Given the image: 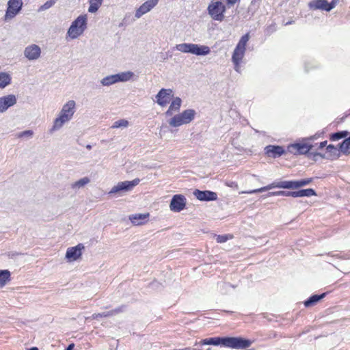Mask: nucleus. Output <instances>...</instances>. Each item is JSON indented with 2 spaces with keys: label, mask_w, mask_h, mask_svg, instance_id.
Returning <instances> with one entry per match:
<instances>
[{
  "label": "nucleus",
  "mask_w": 350,
  "mask_h": 350,
  "mask_svg": "<svg viewBox=\"0 0 350 350\" xmlns=\"http://www.w3.org/2000/svg\"><path fill=\"white\" fill-rule=\"evenodd\" d=\"M75 105L76 103L72 100H68L66 104L63 105L59 116L55 119L53 122V125L50 130L51 133L59 130L65 123L68 122L72 119L75 112Z\"/></svg>",
  "instance_id": "obj_1"
},
{
  "label": "nucleus",
  "mask_w": 350,
  "mask_h": 350,
  "mask_svg": "<svg viewBox=\"0 0 350 350\" xmlns=\"http://www.w3.org/2000/svg\"><path fill=\"white\" fill-rule=\"evenodd\" d=\"M249 39V33H247L246 34L243 35L240 38L232 53V62L234 64V68L235 71H237L239 73L241 72L240 64L244 57L246 49L245 47Z\"/></svg>",
  "instance_id": "obj_2"
},
{
  "label": "nucleus",
  "mask_w": 350,
  "mask_h": 350,
  "mask_svg": "<svg viewBox=\"0 0 350 350\" xmlns=\"http://www.w3.org/2000/svg\"><path fill=\"white\" fill-rule=\"evenodd\" d=\"M273 188H282L288 189H296L300 188L299 181L298 180H284V181H274L272 183L262 187L259 189L242 191L241 193L252 194L269 191Z\"/></svg>",
  "instance_id": "obj_3"
},
{
  "label": "nucleus",
  "mask_w": 350,
  "mask_h": 350,
  "mask_svg": "<svg viewBox=\"0 0 350 350\" xmlns=\"http://www.w3.org/2000/svg\"><path fill=\"white\" fill-rule=\"evenodd\" d=\"M175 49L185 53H191L197 56H205L211 53V49L206 45L193 43H182L176 44Z\"/></svg>",
  "instance_id": "obj_4"
},
{
  "label": "nucleus",
  "mask_w": 350,
  "mask_h": 350,
  "mask_svg": "<svg viewBox=\"0 0 350 350\" xmlns=\"http://www.w3.org/2000/svg\"><path fill=\"white\" fill-rule=\"evenodd\" d=\"M196 115V112L194 109H188L174 115L172 118L167 120V122L172 127H179L192 122Z\"/></svg>",
  "instance_id": "obj_5"
},
{
  "label": "nucleus",
  "mask_w": 350,
  "mask_h": 350,
  "mask_svg": "<svg viewBox=\"0 0 350 350\" xmlns=\"http://www.w3.org/2000/svg\"><path fill=\"white\" fill-rule=\"evenodd\" d=\"M87 15L79 16L70 25L67 35L72 39H76L82 35L87 28Z\"/></svg>",
  "instance_id": "obj_6"
},
{
  "label": "nucleus",
  "mask_w": 350,
  "mask_h": 350,
  "mask_svg": "<svg viewBox=\"0 0 350 350\" xmlns=\"http://www.w3.org/2000/svg\"><path fill=\"white\" fill-rule=\"evenodd\" d=\"M319 137L318 134L303 139L302 142L292 144L288 146L287 150L293 154H306L313 148V145L308 143V141L314 140Z\"/></svg>",
  "instance_id": "obj_7"
},
{
  "label": "nucleus",
  "mask_w": 350,
  "mask_h": 350,
  "mask_svg": "<svg viewBox=\"0 0 350 350\" xmlns=\"http://www.w3.org/2000/svg\"><path fill=\"white\" fill-rule=\"evenodd\" d=\"M133 75L134 74L131 71L122 72L115 75H108L100 81V83L104 86H109L118 82L129 81Z\"/></svg>",
  "instance_id": "obj_8"
},
{
  "label": "nucleus",
  "mask_w": 350,
  "mask_h": 350,
  "mask_svg": "<svg viewBox=\"0 0 350 350\" xmlns=\"http://www.w3.org/2000/svg\"><path fill=\"white\" fill-rule=\"evenodd\" d=\"M208 14L213 20L222 21L224 18L226 6L221 1H211L207 8Z\"/></svg>",
  "instance_id": "obj_9"
},
{
  "label": "nucleus",
  "mask_w": 350,
  "mask_h": 350,
  "mask_svg": "<svg viewBox=\"0 0 350 350\" xmlns=\"http://www.w3.org/2000/svg\"><path fill=\"white\" fill-rule=\"evenodd\" d=\"M253 343L250 339L243 337L227 336L226 347L234 349H245L249 348Z\"/></svg>",
  "instance_id": "obj_10"
},
{
  "label": "nucleus",
  "mask_w": 350,
  "mask_h": 350,
  "mask_svg": "<svg viewBox=\"0 0 350 350\" xmlns=\"http://www.w3.org/2000/svg\"><path fill=\"white\" fill-rule=\"evenodd\" d=\"M140 182L139 178H135L131 181H123L118 183L116 185L113 186L110 191L109 192V195H113L116 193H122L124 192H127L131 191L133 187L137 186Z\"/></svg>",
  "instance_id": "obj_11"
},
{
  "label": "nucleus",
  "mask_w": 350,
  "mask_h": 350,
  "mask_svg": "<svg viewBox=\"0 0 350 350\" xmlns=\"http://www.w3.org/2000/svg\"><path fill=\"white\" fill-rule=\"evenodd\" d=\"M23 0H9L4 19L8 21L14 18L22 10Z\"/></svg>",
  "instance_id": "obj_12"
},
{
  "label": "nucleus",
  "mask_w": 350,
  "mask_h": 350,
  "mask_svg": "<svg viewBox=\"0 0 350 350\" xmlns=\"http://www.w3.org/2000/svg\"><path fill=\"white\" fill-rule=\"evenodd\" d=\"M173 91L172 89H161L155 96L156 103L161 107L167 106L173 98Z\"/></svg>",
  "instance_id": "obj_13"
},
{
  "label": "nucleus",
  "mask_w": 350,
  "mask_h": 350,
  "mask_svg": "<svg viewBox=\"0 0 350 350\" xmlns=\"http://www.w3.org/2000/svg\"><path fill=\"white\" fill-rule=\"evenodd\" d=\"M186 198L180 194L174 195L170 202V208L172 211L178 213L183 211L186 206Z\"/></svg>",
  "instance_id": "obj_14"
},
{
  "label": "nucleus",
  "mask_w": 350,
  "mask_h": 350,
  "mask_svg": "<svg viewBox=\"0 0 350 350\" xmlns=\"http://www.w3.org/2000/svg\"><path fill=\"white\" fill-rule=\"evenodd\" d=\"M227 336L226 337H212L207 338L200 340L199 342H196L195 346L199 345L202 347L203 345H214V346H222L226 347Z\"/></svg>",
  "instance_id": "obj_15"
},
{
  "label": "nucleus",
  "mask_w": 350,
  "mask_h": 350,
  "mask_svg": "<svg viewBox=\"0 0 350 350\" xmlns=\"http://www.w3.org/2000/svg\"><path fill=\"white\" fill-rule=\"evenodd\" d=\"M41 55L40 47L35 44H31L25 48L24 56L29 61L38 59Z\"/></svg>",
  "instance_id": "obj_16"
},
{
  "label": "nucleus",
  "mask_w": 350,
  "mask_h": 350,
  "mask_svg": "<svg viewBox=\"0 0 350 350\" xmlns=\"http://www.w3.org/2000/svg\"><path fill=\"white\" fill-rule=\"evenodd\" d=\"M17 99L14 94H8L0 97V113L5 112L10 107L16 104Z\"/></svg>",
  "instance_id": "obj_17"
},
{
  "label": "nucleus",
  "mask_w": 350,
  "mask_h": 350,
  "mask_svg": "<svg viewBox=\"0 0 350 350\" xmlns=\"http://www.w3.org/2000/svg\"><path fill=\"white\" fill-rule=\"evenodd\" d=\"M84 249L82 243H79L75 247H68L66 253V258L69 262L77 260L82 254L81 251Z\"/></svg>",
  "instance_id": "obj_18"
},
{
  "label": "nucleus",
  "mask_w": 350,
  "mask_h": 350,
  "mask_svg": "<svg viewBox=\"0 0 350 350\" xmlns=\"http://www.w3.org/2000/svg\"><path fill=\"white\" fill-rule=\"evenodd\" d=\"M194 196L200 201H214L217 199V194L211 191H201L196 189L193 191Z\"/></svg>",
  "instance_id": "obj_19"
},
{
  "label": "nucleus",
  "mask_w": 350,
  "mask_h": 350,
  "mask_svg": "<svg viewBox=\"0 0 350 350\" xmlns=\"http://www.w3.org/2000/svg\"><path fill=\"white\" fill-rule=\"evenodd\" d=\"M159 2V0H147L139 8L137 9L135 17L139 18L144 14L150 12Z\"/></svg>",
  "instance_id": "obj_20"
},
{
  "label": "nucleus",
  "mask_w": 350,
  "mask_h": 350,
  "mask_svg": "<svg viewBox=\"0 0 350 350\" xmlns=\"http://www.w3.org/2000/svg\"><path fill=\"white\" fill-rule=\"evenodd\" d=\"M181 105L182 100L180 97H173L168 109L164 113L165 116L166 117H170L172 116L174 113L178 112L180 111Z\"/></svg>",
  "instance_id": "obj_21"
},
{
  "label": "nucleus",
  "mask_w": 350,
  "mask_h": 350,
  "mask_svg": "<svg viewBox=\"0 0 350 350\" xmlns=\"http://www.w3.org/2000/svg\"><path fill=\"white\" fill-rule=\"evenodd\" d=\"M265 153L269 157H272L273 158L280 157L284 153V148L280 146L269 145L265 147Z\"/></svg>",
  "instance_id": "obj_22"
},
{
  "label": "nucleus",
  "mask_w": 350,
  "mask_h": 350,
  "mask_svg": "<svg viewBox=\"0 0 350 350\" xmlns=\"http://www.w3.org/2000/svg\"><path fill=\"white\" fill-rule=\"evenodd\" d=\"M124 308H125L124 306H121L114 310H111L108 312H101V313H94L92 314V318L93 319H96L99 317L102 318V317H112L117 314L122 312L124 311Z\"/></svg>",
  "instance_id": "obj_23"
},
{
  "label": "nucleus",
  "mask_w": 350,
  "mask_h": 350,
  "mask_svg": "<svg viewBox=\"0 0 350 350\" xmlns=\"http://www.w3.org/2000/svg\"><path fill=\"white\" fill-rule=\"evenodd\" d=\"M327 0H312L308 6L312 10H321L328 12Z\"/></svg>",
  "instance_id": "obj_24"
},
{
  "label": "nucleus",
  "mask_w": 350,
  "mask_h": 350,
  "mask_svg": "<svg viewBox=\"0 0 350 350\" xmlns=\"http://www.w3.org/2000/svg\"><path fill=\"white\" fill-rule=\"evenodd\" d=\"M148 217V213H139L131 215L129 217V219L134 225L139 226L144 224L145 221L147 219Z\"/></svg>",
  "instance_id": "obj_25"
},
{
  "label": "nucleus",
  "mask_w": 350,
  "mask_h": 350,
  "mask_svg": "<svg viewBox=\"0 0 350 350\" xmlns=\"http://www.w3.org/2000/svg\"><path fill=\"white\" fill-rule=\"evenodd\" d=\"M12 83V76L9 72H0V89H3Z\"/></svg>",
  "instance_id": "obj_26"
},
{
  "label": "nucleus",
  "mask_w": 350,
  "mask_h": 350,
  "mask_svg": "<svg viewBox=\"0 0 350 350\" xmlns=\"http://www.w3.org/2000/svg\"><path fill=\"white\" fill-rule=\"evenodd\" d=\"M327 293H323L321 295H313L304 301V306L307 308L312 306L318 303L320 300L323 299Z\"/></svg>",
  "instance_id": "obj_27"
},
{
  "label": "nucleus",
  "mask_w": 350,
  "mask_h": 350,
  "mask_svg": "<svg viewBox=\"0 0 350 350\" xmlns=\"http://www.w3.org/2000/svg\"><path fill=\"white\" fill-rule=\"evenodd\" d=\"M295 198L299 197H310L317 196V193L314 189L308 188V189H299L298 191H295Z\"/></svg>",
  "instance_id": "obj_28"
},
{
  "label": "nucleus",
  "mask_w": 350,
  "mask_h": 350,
  "mask_svg": "<svg viewBox=\"0 0 350 350\" xmlns=\"http://www.w3.org/2000/svg\"><path fill=\"white\" fill-rule=\"evenodd\" d=\"M10 280V272L8 270H0V288L3 287Z\"/></svg>",
  "instance_id": "obj_29"
},
{
  "label": "nucleus",
  "mask_w": 350,
  "mask_h": 350,
  "mask_svg": "<svg viewBox=\"0 0 350 350\" xmlns=\"http://www.w3.org/2000/svg\"><path fill=\"white\" fill-rule=\"evenodd\" d=\"M103 0H89L90 6L88 12L90 13L96 12L103 3Z\"/></svg>",
  "instance_id": "obj_30"
},
{
  "label": "nucleus",
  "mask_w": 350,
  "mask_h": 350,
  "mask_svg": "<svg viewBox=\"0 0 350 350\" xmlns=\"http://www.w3.org/2000/svg\"><path fill=\"white\" fill-rule=\"evenodd\" d=\"M90 182V180L88 177H83L81 178L80 180L72 183L71 187L74 189H78L80 188L83 187L87 184H88Z\"/></svg>",
  "instance_id": "obj_31"
},
{
  "label": "nucleus",
  "mask_w": 350,
  "mask_h": 350,
  "mask_svg": "<svg viewBox=\"0 0 350 350\" xmlns=\"http://www.w3.org/2000/svg\"><path fill=\"white\" fill-rule=\"evenodd\" d=\"M348 135L349 132L347 131H338L331 134L329 139L331 141H337L342 138L346 139Z\"/></svg>",
  "instance_id": "obj_32"
},
{
  "label": "nucleus",
  "mask_w": 350,
  "mask_h": 350,
  "mask_svg": "<svg viewBox=\"0 0 350 350\" xmlns=\"http://www.w3.org/2000/svg\"><path fill=\"white\" fill-rule=\"evenodd\" d=\"M340 150L343 153H347L350 149V136L345 139L339 145Z\"/></svg>",
  "instance_id": "obj_33"
},
{
  "label": "nucleus",
  "mask_w": 350,
  "mask_h": 350,
  "mask_svg": "<svg viewBox=\"0 0 350 350\" xmlns=\"http://www.w3.org/2000/svg\"><path fill=\"white\" fill-rule=\"evenodd\" d=\"M129 125V122L126 120L121 119L116 121L113 125L111 126L112 129H118V128H126Z\"/></svg>",
  "instance_id": "obj_34"
},
{
  "label": "nucleus",
  "mask_w": 350,
  "mask_h": 350,
  "mask_svg": "<svg viewBox=\"0 0 350 350\" xmlns=\"http://www.w3.org/2000/svg\"><path fill=\"white\" fill-rule=\"evenodd\" d=\"M57 1V0H48L39 8L38 11L41 12L49 9L56 3Z\"/></svg>",
  "instance_id": "obj_35"
},
{
  "label": "nucleus",
  "mask_w": 350,
  "mask_h": 350,
  "mask_svg": "<svg viewBox=\"0 0 350 350\" xmlns=\"http://www.w3.org/2000/svg\"><path fill=\"white\" fill-rule=\"evenodd\" d=\"M33 135V132L31 130H26L22 132H20L17 134V137L21 138L24 137H31Z\"/></svg>",
  "instance_id": "obj_36"
},
{
  "label": "nucleus",
  "mask_w": 350,
  "mask_h": 350,
  "mask_svg": "<svg viewBox=\"0 0 350 350\" xmlns=\"http://www.w3.org/2000/svg\"><path fill=\"white\" fill-rule=\"evenodd\" d=\"M232 237V235H227V234H224V235H217V237H216V241L217 243H225L226 241H227L228 240V239H231Z\"/></svg>",
  "instance_id": "obj_37"
},
{
  "label": "nucleus",
  "mask_w": 350,
  "mask_h": 350,
  "mask_svg": "<svg viewBox=\"0 0 350 350\" xmlns=\"http://www.w3.org/2000/svg\"><path fill=\"white\" fill-rule=\"evenodd\" d=\"M295 191H279V196H285V197H293L295 198Z\"/></svg>",
  "instance_id": "obj_38"
},
{
  "label": "nucleus",
  "mask_w": 350,
  "mask_h": 350,
  "mask_svg": "<svg viewBox=\"0 0 350 350\" xmlns=\"http://www.w3.org/2000/svg\"><path fill=\"white\" fill-rule=\"evenodd\" d=\"M312 180H313L312 178H308L299 180L300 187H304V186H306V185L310 184L312 182Z\"/></svg>",
  "instance_id": "obj_39"
},
{
  "label": "nucleus",
  "mask_w": 350,
  "mask_h": 350,
  "mask_svg": "<svg viewBox=\"0 0 350 350\" xmlns=\"http://www.w3.org/2000/svg\"><path fill=\"white\" fill-rule=\"evenodd\" d=\"M327 151L328 152H330L331 154H336L337 152V149L335 148V146L332 144H329L327 146L326 148Z\"/></svg>",
  "instance_id": "obj_40"
},
{
  "label": "nucleus",
  "mask_w": 350,
  "mask_h": 350,
  "mask_svg": "<svg viewBox=\"0 0 350 350\" xmlns=\"http://www.w3.org/2000/svg\"><path fill=\"white\" fill-rule=\"evenodd\" d=\"M338 1H339V0H332V1L330 3H328V5H327L328 12H329L334 8H335V6L338 3Z\"/></svg>",
  "instance_id": "obj_41"
},
{
  "label": "nucleus",
  "mask_w": 350,
  "mask_h": 350,
  "mask_svg": "<svg viewBox=\"0 0 350 350\" xmlns=\"http://www.w3.org/2000/svg\"><path fill=\"white\" fill-rule=\"evenodd\" d=\"M278 193H279V191L269 192V193L267 194V197H271V196H279Z\"/></svg>",
  "instance_id": "obj_42"
},
{
  "label": "nucleus",
  "mask_w": 350,
  "mask_h": 350,
  "mask_svg": "<svg viewBox=\"0 0 350 350\" xmlns=\"http://www.w3.org/2000/svg\"><path fill=\"white\" fill-rule=\"evenodd\" d=\"M327 256H330L332 258H340V257L339 256L338 254H334L333 252L329 253L327 254Z\"/></svg>",
  "instance_id": "obj_43"
},
{
  "label": "nucleus",
  "mask_w": 350,
  "mask_h": 350,
  "mask_svg": "<svg viewBox=\"0 0 350 350\" xmlns=\"http://www.w3.org/2000/svg\"><path fill=\"white\" fill-rule=\"evenodd\" d=\"M327 141H323V142H321L319 144V148L322 149L323 148H324L325 146H327Z\"/></svg>",
  "instance_id": "obj_44"
},
{
  "label": "nucleus",
  "mask_w": 350,
  "mask_h": 350,
  "mask_svg": "<svg viewBox=\"0 0 350 350\" xmlns=\"http://www.w3.org/2000/svg\"><path fill=\"white\" fill-rule=\"evenodd\" d=\"M221 286L223 287V288H227V287H229V286L234 287L230 283H226V282L221 283Z\"/></svg>",
  "instance_id": "obj_45"
},
{
  "label": "nucleus",
  "mask_w": 350,
  "mask_h": 350,
  "mask_svg": "<svg viewBox=\"0 0 350 350\" xmlns=\"http://www.w3.org/2000/svg\"><path fill=\"white\" fill-rule=\"evenodd\" d=\"M75 345L73 343L70 344L65 350H72Z\"/></svg>",
  "instance_id": "obj_46"
},
{
  "label": "nucleus",
  "mask_w": 350,
  "mask_h": 350,
  "mask_svg": "<svg viewBox=\"0 0 350 350\" xmlns=\"http://www.w3.org/2000/svg\"><path fill=\"white\" fill-rule=\"evenodd\" d=\"M28 350H38V349L37 347H31V349H28Z\"/></svg>",
  "instance_id": "obj_47"
},
{
  "label": "nucleus",
  "mask_w": 350,
  "mask_h": 350,
  "mask_svg": "<svg viewBox=\"0 0 350 350\" xmlns=\"http://www.w3.org/2000/svg\"><path fill=\"white\" fill-rule=\"evenodd\" d=\"M86 148H87L88 149L90 150V149L92 148V146H91V145H89V144H88V145H87V146H86Z\"/></svg>",
  "instance_id": "obj_48"
},
{
  "label": "nucleus",
  "mask_w": 350,
  "mask_h": 350,
  "mask_svg": "<svg viewBox=\"0 0 350 350\" xmlns=\"http://www.w3.org/2000/svg\"><path fill=\"white\" fill-rule=\"evenodd\" d=\"M317 155H318V156L323 157L320 153H315V154H314V156H317Z\"/></svg>",
  "instance_id": "obj_49"
},
{
  "label": "nucleus",
  "mask_w": 350,
  "mask_h": 350,
  "mask_svg": "<svg viewBox=\"0 0 350 350\" xmlns=\"http://www.w3.org/2000/svg\"><path fill=\"white\" fill-rule=\"evenodd\" d=\"M305 69H306V71H308V67H307V64H306V65H305Z\"/></svg>",
  "instance_id": "obj_50"
},
{
  "label": "nucleus",
  "mask_w": 350,
  "mask_h": 350,
  "mask_svg": "<svg viewBox=\"0 0 350 350\" xmlns=\"http://www.w3.org/2000/svg\"><path fill=\"white\" fill-rule=\"evenodd\" d=\"M291 23H292V22L290 21V22H287L285 25H288L291 24Z\"/></svg>",
  "instance_id": "obj_51"
},
{
  "label": "nucleus",
  "mask_w": 350,
  "mask_h": 350,
  "mask_svg": "<svg viewBox=\"0 0 350 350\" xmlns=\"http://www.w3.org/2000/svg\"><path fill=\"white\" fill-rule=\"evenodd\" d=\"M326 261H327V262H329V263H331V260H327Z\"/></svg>",
  "instance_id": "obj_52"
}]
</instances>
